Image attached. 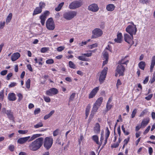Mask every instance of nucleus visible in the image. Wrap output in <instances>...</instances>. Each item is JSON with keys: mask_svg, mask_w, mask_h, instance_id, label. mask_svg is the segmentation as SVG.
<instances>
[{"mask_svg": "<svg viewBox=\"0 0 155 155\" xmlns=\"http://www.w3.org/2000/svg\"><path fill=\"white\" fill-rule=\"evenodd\" d=\"M44 138L43 137L38 138L31 142L29 145V149L33 151H35L42 146L43 143Z\"/></svg>", "mask_w": 155, "mask_h": 155, "instance_id": "obj_1", "label": "nucleus"}, {"mask_svg": "<svg viewBox=\"0 0 155 155\" xmlns=\"http://www.w3.org/2000/svg\"><path fill=\"white\" fill-rule=\"evenodd\" d=\"M41 134H35L33 135L31 137L30 136L19 138L17 140V142L20 144L25 143L27 141L30 142L35 139L41 136Z\"/></svg>", "mask_w": 155, "mask_h": 155, "instance_id": "obj_2", "label": "nucleus"}, {"mask_svg": "<svg viewBox=\"0 0 155 155\" xmlns=\"http://www.w3.org/2000/svg\"><path fill=\"white\" fill-rule=\"evenodd\" d=\"M77 14V12L70 10L64 12L63 14V17L67 20H70L75 17Z\"/></svg>", "mask_w": 155, "mask_h": 155, "instance_id": "obj_3", "label": "nucleus"}, {"mask_svg": "<svg viewBox=\"0 0 155 155\" xmlns=\"http://www.w3.org/2000/svg\"><path fill=\"white\" fill-rule=\"evenodd\" d=\"M130 25H128L126 28V31L130 35H135L137 31L136 25L133 22L130 23Z\"/></svg>", "mask_w": 155, "mask_h": 155, "instance_id": "obj_4", "label": "nucleus"}, {"mask_svg": "<svg viewBox=\"0 0 155 155\" xmlns=\"http://www.w3.org/2000/svg\"><path fill=\"white\" fill-rule=\"evenodd\" d=\"M53 142V139L52 137H46L45 139L44 146L47 150H48L52 146Z\"/></svg>", "mask_w": 155, "mask_h": 155, "instance_id": "obj_5", "label": "nucleus"}, {"mask_svg": "<svg viewBox=\"0 0 155 155\" xmlns=\"http://www.w3.org/2000/svg\"><path fill=\"white\" fill-rule=\"evenodd\" d=\"M103 31L99 28H96L92 31L91 38H95L101 36L103 34Z\"/></svg>", "mask_w": 155, "mask_h": 155, "instance_id": "obj_6", "label": "nucleus"}, {"mask_svg": "<svg viewBox=\"0 0 155 155\" xmlns=\"http://www.w3.org/2000/svg\"><path fill=\"white\" fill-rule=\"evenodd\" d=\"M82 5V2L80 1L73 2L69 5L68 8L70 9H75L79 8Z\"/></svg>", "mask_w": 155, "mask_h": 155, "instance_id": "obj_7", "label": "nucleus"}, {"mask_svg": "<svg viewBox=\"0 0 155 155\" xmlns=\"http://www.w3.org/2000/svg\"><path fill=\"white\" fill-rule=\"evenodd\" d=\"M124 41L131 45L134 43L133 41V35L124 33Z\"/></svg>", "mask_w": 155, "mask_h": 155, "instance_id": "obj_8", "label": "nucleus"}, {"mask_svg": "<svg viewBox=\"0 0 155 155\" xmlns=\"http://www.w3.org/2000/svg\"><path fill=\"white\" fill-rule=\"evenodd\" d=\"M47 28L51 30H53L55 28L54 22L52 18H50L47 20L46 23Z\"/></svg>", "mask_w": 155, "mask_h": 155, "instance_id": "obj_9", "label": "nucleus"}, {"mask_svg": "<svg viewBox=\"0 0 155 155\" xmlns=\"http://www.w3.org/2000/svg\"><path fill=\"white\" fill-rule=\"evenodd\" d=\"M125 70V68L124 66L121 64H118L117 69L116 73L115 74L116 76H117L118 74H119V76L124 75V72Z\"/></svg>", "mask_w": 155, "mask_h": 155, "instance_id": "obj_10", "label": "nucleus"}, {"mask_svg": "<svg viewBox=\"0 0 155 155\" xmlns=\"http://www.w3.org/2000/svg\"><path fill=\"white\" fill-rule=\"evenodd\" d=\"M108 68L107 67H104L102 71L99 78L100 83H102L106 78Z\"/></svg>", "mask_w": 155, "mask_h": 155, "instance_id": "obj_11", "label": "nucleus"}, {"mask_svg": "<svg viewBox=\"0 0 155 155\" xmlns=\"http://www.w3.org/2000/svg\"><path fill=\"white\" fill-rule=\"evenodd\" d=\"M50 12L48 11H46L40 16V18L41 19V23L42 25H45V21L46 18L47 17L49 14Z\"/></svg>", "mask_w": 155, "mask_h": 155, "instance_id": "obj_12", "label": "nucleus"}, {"mask_svg": "<svg viewBox=\"0 0 155 155\" xmlns=\"http://www.w3.org/2000/svg\"><path fill=\"white\" fill-rule=\"evenodd\" d=\"M88 8L89 10L94 12H97L99 9L98 5L95 3L90 5L88 7Z\"/></svg>", "mask_w": 155, "mask_h": 155, "instance_id": "obj_13", "label": "nucleus"}, {"mask_svg": "<svg viewBox=\"0 0 155 155\" xmlns=\"http://www.w3.org/2000/svg\"><path fill=\"white\" fill-rule=\"evenodd\" d=\"M58 93V91L57 89L54 88H53L48 90L46 92L47 95L51 96L53 95L57 94Z\"/></svg>", "mask_w": 155, "mask_h": 155, "instance_id": "obj_14", "label": "nucleus"}, {"mask_svg": "<svg viewBox=\"0 0 155 155\" xmlns=\"http://www.w3.org/2000/svg\"><path fill=\"white\" fill-rule=\"evenodd\" d=\"M99 90V87H96L93 89L89 94L88 98L89 99H91L94 97L95 96Z\"/></svg>", "mask_w": 155, "mask_h": 155, "instance_id": "obj_15", "label": "nucleus"}, {"mask_svg": "<svg viewBox=\"0 0 155 155\" xmlns=\"http://www.w3.org/2000/svg\"><path fill=\"white\" fill-rule=\"evenodd\" d=\"M103 54L104 58L103 59L105 60V61H103V66H104L107 63L108 59V52L106 51V50H104L103 51Z\"/></svg>", "mask_w": 155, "mask_h": 155, "instance_id": "obj_16", "label": "nucleus"}, {"mask_svg": "<svg viewBox=\"0 0 155 155\" xmlns=\"http://www.w3.org/2000/svg\"><path fill=\"white\" fill-rule=\"evenodd\" d=\"M20 56V54L18 52H16L12 54L11 56V60L12 61H15L17 60Z\"/></svg>", "mask_w": 155, "mask_h": 155, "instance_id": "obj_17", "label": "nucleus"}, {"mask_svg": "<svg viewBox=\"0 0 155 155\" xmlns=\"http://www.w3.org/2000/svg\"><path fill=\"white\" fill-rule=\"evenodd\" d=\"M92 139L94 142L98 145V148H99L101 147V144L99 141V138L98 136L97 135H93L92 137Z\"/></svg>", "mask_w": 155, "mask_h": 155, "instance_id": "obj_18", "label": "nucleus"}, {"mask_svg": "<svg viewBox=\"0 0 155 155\" xmlns=\"http://www.w3.org/2000/svg\"><path fill=\"white\" fill-rule=\"evenodd\" d=\"M99 107V106L94 104L90 115L92 116H94L95 113L97 111Z\"/></svg>", "mask_w": 155, "mask_h": 155, "instance_id": "obj_19", "label": "nucleus"}, {"mask_svg": "<svg viewBox=\"0 0 155 155\" xmlns=\"http://www.w3.org/2000/svg\"><path fill=\"white\" fill-rule=\"evenodd\" d=\"M122 34L121 33H119L117 35V38H115L114 40V41L118 43H121L122 41Z\"/></svg>", "mask_w": 155, "mask_h": 155, "instance_id": "obj_20", "label": "nucleus"}, {"mask_svg": "<svg viewBox=\"0 0 155 155\" xmlns=\"http://www.w3.org/2000/svg\"><path fill=\"white\" fill-rule=\"evenodd\" d=\"M110 134V132L108 128L107 127L106 130V133L105 134V139L104 143V145H105L107 142V140Z\"/></svg>", "mask_w": 155, "mask_h": 155, "instance_id": "obj_21", "label": "nucleus"}, {"mask_svg": "<svg viewBox=\"0 0 155 155\" xmlns=\"http://www.w3.org/2000/svg\"><path fill=\"white\" fill-rule=\"evenodd\" d=\"M149 121V119L148 118L143 119L141 122V125L142 128H144L147 125Z\"/></svg>", "mask_w": 155, "mask_h": 155, "instance_id": "obj_22", "label": "nucleus"}, {"mask_svg": "<svg viewBox=\"0 0 155 155\" xmlns=\"http://www.w3.org/2000/svg\"><path fill=\"white\" fill-rule=\"evenodd\" d=\"M100 126L98 123H97L94 128V131L95 134H98L100 133Z\"/></svg>", "mask_w": 155, "mask_h": 155, "instance_id": "obj_23", "label": "nucleus"}, {"mask_svg": "<svg viewBox=\"0 0 155 155\" xmlns=\"http://www.w3.org/2000/svg\"><path fill=\"white\" fill-rule=\"evenodd\" d=\"M8 100L11 101H14L16 100L15 95L14 93H9L8 94Z\"/></svg>", "mask_w": 155, "mask_h": 155, "instance_id": "obj_24", "label": "nucleus"}, {"mask_svg": "<svg viewBox=\"0 0 155 155\" xmlns=\"http://www.w3.org/2000/svg\"><path fill=\"white\" fill-rule=\"evenodd\" d=\"M106 9L108 11H112L115 8L114 5L113 4H110L106 6Z\"/></svg>", "mask_w": 155, "mask_h": 155, "instance_id": "obj_25", "label": "nucleus"}, {"mask_svg": "<svg viewBox=\"0 0 155 155\" xmlns=\"http://www.w3.org/2000/svg\"><path fill=\"white\" fill-rule=\"evenodd\" d=\"M103 100V98L102 97H100L98 98L94 103L99 107L101 106Z\"/></svg>", "mask_w": 155, "mask_h": 155, "instance_id": "obj_26", "label": "nucleus"}, {"mask_svg": "<svg viewBox=\"0 0 155 155\" xmlns=\"http://www.w3.org/2000/svg\"><path fill=\"white\" fill-rule=\"evenodd\" d=\"M155 64V56L152 58L150 65V71H152Z\"/></svg>", "mask_w": 155, "mask_h": 155, "instance_id": "obj_27", "label": "nucleus"}, {"mask_svg": "<svg viewBox=\"0 0 155 155\" xmlns=\"http://www.w3.org/2000/svg\"><path fill=\"white\" fill-rule=\"evenodd\" d=\"M41 12L42 10L41 8L38 7H37L34 11L33 15H34L40 13Z\"/></svg>", "mask_w": 155, "mask_h": 155, "instance_id": "obj_28", "label": "nucleus"}, {"mask_svg": "<svg viewBox=\"0 0 155 155\" xmlns=\"http://www.w3.org/2000/svg\"><path fill=\"white\" fill-rule=\"evenodd\" d=\"M138 66L140 68L144 70L145 66V63L144 62L141 61L139 63Z\"/></svg>", "mask_w": 155, "mask_h": 155, "instance_id": "obj_29", "label": "nucleus"}, {"mask_svg": "<svg viewBox=\"0 0 155 155\" xmlns=\"http://www.w3.org/2000/svg\"><path fill=\"white\" fill-rule=\"evenodd\" d=\"M126 58H124L121 59L120 61H119L118 64H126L128 62V60H125Z\"/></svg>", "mask_w": 155, "mask_h": 155, "instance_id": "obj_30", "label": "nucleus"}, {"mask_svg": "<svg viewBox=\"0 0 155 155\" xmlns=\"http://www.w3.org/2000/svg\"><path fill=\"white\" fill-rule=\"evenodd\" d=\"M54 112V110H52L48 114H47L44 116V119L46 120L49 118L52 115Z\"/></svg>", "mask_w": 155, "mask_h": 155, "instance_id": "obj_31", "label": "nucleus"}, {"mask_svg": "<svg viewBox=\"0 0 155 155\" xmlns=\"http://www.w3.org/2000/svg\"><path fill=\"white\" fill-rule=\"evenodd\" d=\"M43 124L42 122H39L34 126L35 128L37 129L40 127H42L43 126Z\"/></svg>", "mask_w": 155, "mask_h": 155, "instance_id": "obj_32", "label": "nucleus"}, {"mask_svg": "<svg viewBox=\"0 0 155 155\" xmlns=\"http://www.w3.org/2000/svg\"><path fill=\"white\" fill-rule=\"evenodd\" d=\"M2 110L3 112L5 113L7 116L9 117H11L12 116L11 112V110H6L5 108H3L2 109Z\"/></svg>", "mask_w": 155, "mask_h": 155, "instance_id": "obj_33", "label": "nucleus"}, {"mask_svg": "<svg viewBox=\"0 0 155 155\" xmlns=\"http://www.w3.org/2000/svg\"><path fill=\"white\" fill-rule=\"evenodd\" d=\"M91 106L90 105H88L86 107L85 110V115L86 117H87L89 114Z\"/></svg>", "mask_w": 155, "mask_h": 155, "instance_id": "obj_34", "label": "nucleus"}, {"mask_svg": "<svg viewBox=\"0 0 155 155\" xmlns=\"http://www.w3.org/2000/svg\"><path fill=\"white\" fill-rule=\"evenodd\" d=\"M64 4V2H61L60 3L58 6L55 8V10L57 11H59L61 9V8Z\"/></svg>", "mask_w": 155, "mask_h": 155, "instance_id": "obj_35", "label": "nucleus"}, {"mask_svg": "<svg viewBox=\"0 0 155 155\" xmlns=\"http://www.w3.org/2000/svg\"><path fill=\"white\" fill-rule=\"evenodd\" d=\"M12 17V14L11 13H9L8 16L6 19V22L8 23L10 21Z\"/></svg>", "mask_w": 155, "mask_h": 155, "instance_id": "obj_36", "label": "nucleus"}, {"mask_svg": "<svg viewBox=\"0 0 155 155\" xmlns=\"http://www.w3.org/2000/svg\"><path fill=\"white\" fill-rule=\"evenodd\" d=\"M69 67L73 69H75L76 68V65L74 63L71 61H69Z\"/></svg>", "mask_w": 155, "mask_h": 155, "instance_id": "obj_37", "label": "nucleus"}, {"mask_svg": "<svg viewBox=\"0 0 155 155\" xmlns=\"http://www.w3.org/2000/svg\"><path fill=\"white\" fill-rule=\"evenodd\" d=\"M31 80L30 79H28L26 81L25 85L26 87L28 89H29L30 87Z\"/></svg>", "mask_w": 155, "mask_h": 155, "instance_id": "obj_38", "label": "nucleus"}, {"mask_svg": "<svg viewBox=\"0 0 155 155\" xmlns=\"http://www.w3.org/2000/svg\"><path fill=\"white\" fill-rule=\"evenodd\" d=\"M113 105L111 104L107 103L106 106V110L108 111L110 110L113 107Z\"/></svg>", "mask_w": 155, "mask_h": 155, "instance_id": "obj_39", "label": "nucleus"}, {"mask_svg": "<svg viewBox=\"0 0 155 155\" xmlns=\"http://www.w3.org/2000/svg\"><path fill=\"white\" fill-rule=\"evenodd\" d=\"M84 56H79L77 57V58L79 60L84 61H88L87 59L86 58L84 57Z\"/></svg>", "mask_w": 155, "mask_h": 155, "instance_id": "obj_40", "label": "nucleus"}, {"mask_svg": "<svg viewBox=\"0 0 155 155\" xmlns=\"http://www.w3.org/2000/svg\"><path fill=\"white\" fill-rule=\"evenodd\" d=\"M75 95V93H74L71 95L69 100L70 102L73 101L74 100Z\"/></svg>", "mask_w": 155, "mask_h": 155, "instance_id": "obj_41", "label": "nucleus"}, {"mask_svg": "<svg viewBox=\"0 0 155 155\" xmlns=\"http://www.w3.org/2000/svg\"><path fill=\"white\" fill-rule=\"evenodd\" d=\"M98 46L97 43H96L88 46L89 48L90 49H92L93 48L97 47Z\"/></svg>", "mask_w": 155, "mask_h": 155, "instance_id": "obj_42", "label": "nucleus"}, {"mask_svg": "<svg viewBox=\"0 0 155 155\" xmlns=\"http://www.w3.org/2000/svg\"><path fill=\"white\" fill-rule=\"evenodd\" d=\"M28 130H19L18 131V132L20 134H26L28 133Z\"/></svg>", "mask_w": 155, "mask_h": 155, "instance_id": "obj_43", "label": "nucleus"}, {"mask_svg": "<svg viewBox=\"0 0 155 155\" xmlns=\"http://www.w3.org/2000/svg\"><path fill=\"white\" fill-rule=\"evenodd\" d=\"M46 63L48 64H51L54 63V61L53 59H49L46 61Z\"/></svg>", "mask_w": 155, "mask_h": 155, "instance_id": "obj_44", "label": "nucleus"}, {"mask_svg": "<svg viewBox=\"0 0 155 155\" xmlns=\"http://www.w3.org/2000/svg\"><path fill=\"white\" fill-rule=\"evenodd\" d=\"M137 109H135L132 111V114H131V117L132 118H134L136 114L137 113Z\"/></svg>", "mask_w": 155, "mask_h": 155, "instance_id": "obj_45", "label": "nucleus"}, {"mask_svg": "<svg viewBox=\"0 0 155 155\" xmlns=\"http://www.w3.org/2000/svg\"><path fill=\"white\" fill-rule=\"evenodd\" d=\"M43 98L44 99L45 101L49 103L51 101L50 98L49 97L44 96L43 97Z\"/></svg>", "mask_w": 155, "mask_h": 155, "instance_id": "obj_46", "label": "nucleus"}, {"mask_svg": "<svg viewBox=\"0 0 155 155\" xmlns=\"http://www.w3.org/2000/svg\"><path fill=\"white\" fill-rule=\"evenodd\" d=\"M48 50V48L46 47H43L41 48V53H44L46 52Z\"/></svg>", "mask_w": 155, "mask_h": 155, "instance_id": "obj_47", "label": "nucleus"}, {"mask_svg": "<svg viewBox=\"0 0 155 155\" xmlns=\"http://www.w3.org/2000/svg\"><path fill=\"white\" fill-rule=\"evenodd\" d=\"M59 133V130L57 129L53 132V135L54 136H56L58 135Z\"/></svg>", "mask_w": 155, "mask_h": 155, "instance_id": "obj_48", "label": "nucleus"}, {"mask_svg": "<svg viewBox=\"0 0 155 155\" xmlns=\"http://www.w3.org/2000/svg\"><path fill=\"white\" fill-rule=\"evenodd\" d=\"M92 55V53L91 52H89L88 53L86 54H82V55L84 56H86L87 57H90Z\"/></svg>", "mask_w": 155, "mask_h": 155, "instance_id": "obj_49", "label": "nucleus"}, {"mask_svg": "<svg viewBox=\"0 0 155 155\" xmlns=\"http://www.w3.org/2000/svg\"><path fill=\"white\" fill-rule=\"evenodd\" d=\"M41 111V110L40 108H37L35 109L34 110V114L36 115L40 113Z\"/></svg>", "mask_w": 155, "mask_h": 155, "instance_id": "obj_50", "label": "nucleus"}, {"mask_svg": "<svg viewBox=\"0 0 155 155\" xmlns=\"http://www.w3.org/2000/svg\"><path fill=\"white\" fill-rule=\"evenodd\" d=\"M45 6V4L43 2H41L39 3V7H38L40 8L42 10V8H44Z\"/></svg>", "mask_w": 155, "mask_h": 155, "instance_id": "obj_51", "label": "nucleus"}, {"mask_svg": "<svg viewBox=\"0 0 155 155\" xmlns=\"http://www.w3.org/2000/svg\"><path fill=\"white\" fill-rule=\"evenodd\" d=\"M4 97V91L2 90L0 92V99L2 100Z\"/></svg>", "mask_w": 155, "mask_h": 155, "instance_id": "obj_52", "label": "nucleus"}, {"mask_svg": "<svg viewBox=\"0 0 155 155\" xmlns=\"http://www.w3.org/2000/svg\"><path fill=\"white\" fill-rule=\"evenodd\" d=\"M139 2L142 4H146L149 2V0H140Z\"/></svg>", "mask_w": 155, "mask_h": 155, "instance_id": "obj_53", "label": "nucleus"}, {"mask_svg": "<svg viewBox=\"0 0 155 155\" xmlns=\"http://www.w3.org/2000/svg\"><path fill=\"white\" fill-rule=\"evenodd\" d=\"M12 73H9L6 76V79L7 80H10V78L12 76Z\"/></svg>", "mask_w": 155, "mask_h": 155, "instance_id": "obj_54", "label": "nucleus"}, {"mask_svg": "<svg viewBox=\"0 0 155 155\" xmlns=\"http://www.w3.org/2000/svg\"><path fill=\"white\" fill-rule=\"evenodd\" d=\"M64 46H60L57 48V50L58 51H61L64 50Z\"/></svg>", "mask_w": 155, "mask_h": 155, "instance_id": "obj_55", "label": "nucleus"}, {"mask_svg": "<svg viewBox=\"0 0 155 155\" xmlns=\"http://www.w3.org/2000/svg\"><path fill=\"white\" fill-rule=\"evenodd\" d=\"M8 72V71L7 70H5L2 71L0 72V74L2 76H4Z\"/></svg>", "mask_w": 155, "mask_h": 155, "instance_id": "obj_56", "label": "nucleus"}, {"mask_svg": "<svg viewBox=\"0 0 155 155\" xmlns=\"http://www.w3.org/2000/svg\"><path fill=\"white\" fill-rule=\"evenodd\" d=\"M17 85V83L15 82H12L9 85V87H15Z\"/></svg>", "mask_w": 155, "mask_h": 155, "instance_id": "obj_57", "label": "nucleus"}, {"mask_svg": "<svg viewBox=\"0 0 155 155\" xmlns=\"http://www.w3.org/2000/svg\"><path fill=\"white\" fill-rule=\"evenodd\" d=\"M5 25V21L0 22V29H2Z\"/></svg>", "mask_w": 155, "mask_h": 155, "instance_id": "obj_58", "label": "nucleus"}, {"mask_svg": "<svg viewBox=\"0 0 155 155\" xmlns=\"http://www.w3.org/2000/svg\"><path fill=\"white\" fill-rule=\"evenodd\" d=\"M150 126H148L144 131L143 133V134L144 135L146 134L149 132L150 129Z\"/></svg>", "mask_w": 155, "mask_h": 155, "instance_id": "obj_59", "label": "nucleus"}, {"mask_svg": "<svg viewBox=\"0 0 155 155\" xmlns=\"http://www.w3.org/2000/svg\"><path fill=\"white\" fill-rule=\"evenodd\" d=\"M153 94H149L148 96L145 97L146 99L147 100H150L153 96Z\"/></svg>", "mask_w": 155, "mask_h": 155, "instance_id": "obj_60", "label": "nucleus"}, {"mask_svg": "<svg viewBox=\"0 0 155 155\" xmlns=\"http://www.w3.org/2000/svg\"><path fill=\"white\" fill-rule=\"evenodd\" d=\"M34 60L35 61V64L38 63L39 65H41L43 64L40 61H38V58H35V59H34Z\"/></svg>", "mask_w": 155, "mask_h": 155, "instance_id": "obj_61", "label": "nucleus"}, {"mask_svg": "<svg viewBox=\"0 0 155 155\" xmlns=\"http://www.w3.org/2000/svg\"><path fill=\"white\" fill-rule=\"evenodd\" d=\"M155 81V74H153L152 79L150 80V82L152 84Z\"/></svg>", "mask_w": 155, "mask_h": 155, "instance_id": "obj_62", "label": "nucleus"}, {"mask_svg": "<svg viewBox=\"0 0 155 155\" xmlns=\"http://www.w3.org/2000/svg\"><path fill=\"white\" fill-rule=\"evenodd\" d=\"M130 137H128L127 138L125 139L124 140V145H126L129 141Z\"/></svg>", "mask_w": 155, "mask_h": 155, "instance_id": "obj_63", "label": "nucleus"}, {"mask_svg": "<svg viewBox=\"0 0 155 155\" xmlns=\"http://www.w3.org/2000/svg\"><path fill=\"white\" fill-rule=\"evenodd\" d=\"M18 97V100L19 101H20L23 98V96L21 94V93H18L17 95Z\"/></svg>", "mask_w": 155, "mask_h": 155, "instance_id": "obj_64", "label": "nucleus"}]
</instances>
